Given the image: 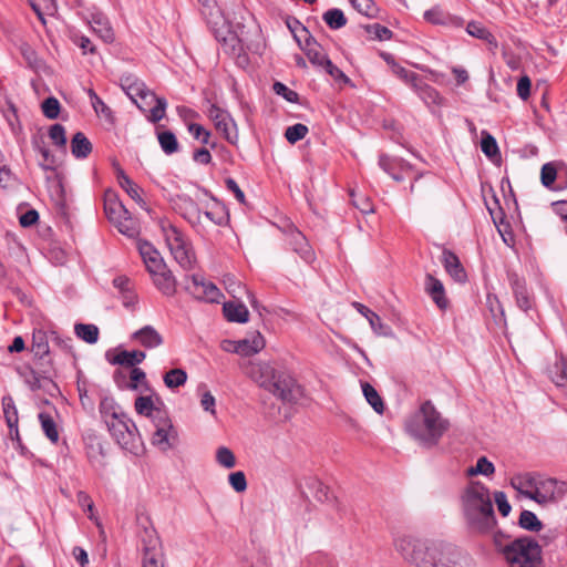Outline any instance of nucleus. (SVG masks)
Masks as SVG:
<instances>
[{"mask_svg":"<svg viewBox=\"0 0 567 567\" xmlns=\"http://www.w3.org/2000/svg\"><path fill=\"white\" fill-rule=\"evenodd\" d=\"M462 506L471 529L488 533L495 525L493 504L488 488L481 482H471L462 495Z\"/></svg>","mask_w":567,"mask_h":567,"instance_id":"1","label":"nucleus"},{"mask_svg":"<svg viewBox=\"0 0 567 567\" xmlns=\"http://www.w3.org/2000/svg\"><path fill=\"white\" fill-rule=\"evenodd\" d=\"M246 374L282 402L291 403L298 398L296 380L285 372H277L269 363L249 362Z\"/></svg>","mask_w":567,"mask_h":567,"instance_id":"2","label":"nucleus"},{"mask_svg":"<svg viewBox=\"0 0 567 567\" xmlns=\"http://www.w3.org/2000/svg\"><path fill=\"white\" fill-rule=\"evenodd\" d=\"M449 421L443 419L431 401L421 404L420 411L406 424L408 432L425 446H434L449 430Z\"/></svg>","mask_w":567,"mask_h":567,"instance_id":"3","label":"nucleus"},{"mask_svg":"<svg viewBox=\"0 0 567 567\" xmlns=\"http://www.w3.org/2000/svg\"><path fill=\"white\" fill-rule=\"evenodd\" d=\"M138 251L156 288L166 296H173L176 292V280L161 254L146 241L138 244Z\"/></svg>","mask_w":567,"mask_h":567,"instance_id":"4","label":"nucleus"},{"mask_svg":"<svg viewBox=\"0 0 567 567\" xmlns=\"http://www.w3.org/2000/svg\"><path fill=\"white\" fill-rule=\"evenodd\" d=\"M509 567H542V548L530 537H520L503 547Z\"/></svg>","mask_w":567,"mask_h":567,"instance_id":"5","label":"nucleus"},{"mask_svg":"<svg viewBox=\"0 0 567 567\" xmlns=\"http://www.w3.org/2000/svg\"><path fill=\"white\" fill-rule=\"evenodd\" d=\"M395 547L404 559L415 564L417 567H433L439 554L436 546H426L424 543L409 536L399 538Z\"/></svg>","mask_w":567,"mask_h":567,"instance_id":"6","label":"nucleus"},{"mask_svg":"<svg viewBox=\"0 0 567 567\" xmlns=\"http://www.w3.org/2000/svg\"><path fill=\"white\" fill-rule=\"evenodd\" d=\"M109 432L116 443L124 450L133 451L140 442V433L135 423L125 415V419L111 423L107 427Z\"/></svg>","mask_w":567,"mask_h":567,"instance_id":"7","label":"nucleus"},{"mask_svg":"<svg viewBox=\"0 0 567 567\" xmlns=\"http://www.w3.org/2000/svg\"><path fill=\"white\" fill-rule=\"evenodd\" d=\"M208 116L221 136L228 143L236 145L238 142V131L235 121L231 118L228 112L213 104L209 107Z\"/></svg>","mask_w":567,"mask_h":567,"instance_id":"8","label":"nucleus"},{"mask_svg":"<svg viewBox=\"0 0 567 567\" xmlns=\"http://www.w3.org/2000/svg\"><path fill=\"white\" fill-rule=\"evenodd\" d=\"M153 423L156 427L152 443L163 449L171 447L177 440V431L172 424L167 412H157Z\"/></svg>","mask_w":567,"mask_h":567,"instance_id":"9","label":"nucleus"},{"mask_svg":"<svg viewBox=\"0 0 567 567\" xmlns=\"http://www.w3.org/2000/svg\"><path fill=\"white\" fill-rule=\"evenodd\" d=\"M281 230L287 236L289 245L292 250L300 256L306 262H311L315 259V252L310 247L306 236L291 223H286Z\"/></svg>","mask_w":567,"mask_h":567,"instance_id":"10","label":"nucleus"},{"mask_svg":"<svg viewBox=\"0 0 567 567\" xmlns=\"http://www.w3.org/2000/svg\"><path fill=\"white\" fill-rule=\"evenodd\" d=\"M147 539H143L142 567H165L164 553L159 538L154 532H145Z\"/></svg>","mask_w":567,"mask_h":567,"instance_id":"11","label":"nucleus"},{"mask_svg":"<svg viewBox=\"0 0 567 567\" xmlns=\"http://www.w3.org/2000/svg\"><path fill=\"white\" fill-rule=\"evenodd\" d=\"M186 289L196 298L208 302H219L223 297L220 290L210 281H206L198 275L190 277V284Z\"/></svg>","mask_w":567,"mask_h":567,"instance_id":"12","label":"nucleus"},{"mask_svg":"<svg viewBox=\"0 0 567 567\" xmlns=\"http://www.w3.org/2000/svg\"><path fill=\"white\" fill-rule=\"evenodd\" d=\"M379 165L396 182H401L405 179V177L410 178L414 175L413 166L402 158L390 157L389 155L382 154L379 157Z\"/></svg>","mask_w":567,"mask_h":567,"instance_id":"13","label":"nucleus"},{"mask_svg":"<svg viewBox=\"0 0 567 567\" xmlns=\"http://www.w3.org/2000/svg\"><path fill=\"white\" fill-rule=\"evenodd\" d=\"M558 496L557 481L554 478H544L538 475L533 501L539 505H546L557 501Z\"/></svg>","mask_w":567,"mask_h":567,"instance_id":"14","label":"nucleus"},{"mask_svg":"<svg viewBox=\"0 0 567 567\" xmlns=\"http://www.w3.org/2000/svg\"><path fill=\"white\" fill-rule=\"evenodd\" d=\"M85 454L95 471H101L106 466L104 447L95 435L86 437Z\"/></svg>","mask_w":567,"mask_h":567,"instance_id":"15","label":"nucleus"},{"mask_svg":"<svg viewBox=\"0 0 567 567\" xmlns=\"http://www.w3.org/2000/svg\"><path fill=\"white\" fill-rule=\"evenodd\" d=\"M131 339L145 349H155L164 343L163 336L153 326L142 327L132 334Z\"/></svg>","mask_w":567,"mask_h":567,"instance_id":"16","label":"nucleus"},{"mask_svg":"<svg viewBox=\"0 0 567 567\" xmlns=\"http://www.w3.org/2000/svg\"><path fill=\"white\" fill-rule=\"evenodd\" d=\"M89 23L92 31L104 42L111 43L114 41V31L104 13L100 11L92 12L89 18Z\"/></svg>","mask_w":567,"mask_h":567,"instance_id":"17","label":"nucleus"},{"mask_svg":"<svg viewBox=\"0 0 567 567\" xmlns=\"http://www.w3.org/2000/svg\"><path fill=\"white\" fill-rule=\"evenodd\" d=\"M424 288L437 308L441 310H445L447 308L449 299L446 298L445 289L441 280L435 278L433 275L427 274L425 277Z\"/></svg>","mask_w":567,"mask_h":567,"instance_id":"18","label":"nucleus"},{"mask_svg":"<svg viewBox=\"0 0 567 567\" xmlns=\"http://www.w3.org/2000/svg\"><path fill=\"white\" fill-rule=\"evenodd\" d=\"M227 343L234 346V352L244 357H250L255 353H258L265 348L266 344L264 337L259 332L254 334L251 339L227 341Z\"/></svg>","mask_w":567,"mask_h":567,"instance_id":"19","label":"nucleus"},{"mask_svg":"<svg viewBox=\"0 0 567 567\" xmlns=\"http://www.w3.org/2000/svg\"><path fill=\"white\" fill-rule=\"evenodd\" d=\"M442 262L446 272L457 282H465L467 274L460 261V258L451 250L444 249Z\"/></svg>","mask_w":567,"mask_h":567,"instance_id":"20","label":"nucleus"},{"mask_svg":"<svg viewBox=\"0 0 567 567\" xmlns=\"http://www.w3.org/2000/svg\"><path fill=\"white\" fill-rule=\"evenodd\" d=\"M2 409L3 415L9 427L10 437L19 440V430H18V410L16 408L14 401L10 395H6L2 398Z\"/></svg>","mask_w":567,"mask_h":567,"instance_id":"21","label":"nucleus"},{"mask_svg":"<svg viewBox=\"0 0 567 567\" xmlns=\"http://www.w3.org/2000/svg\"><path fill=\"white\" fill-rule=\"evenodd\" d=\"M538 475L523 474L514 476L511 481L512 486L524 497L533 499Z\"/></svg>","mask_w":567,"mask_h":567,"instance_id":"22","label":"nucleus"},{"mask_svg":"<svg viewBox=\"0 0 567 567\" xmlns=\"http://www.w3.org/2000/svg\"><path fill=\"white\" fill-rule=\"evenodd\" d=\"M172 255L175 260L183 267L184 269H192L195 264V254L190 247V244L184 240V245H176L169 248Z\"/></svg>","mask_w":567,"mask_h":567,"instance_id":"23","label":"nucleus"},{"mask_svg":"<svg viewBox=\"0 0 567 567\" xmlns=\"http://www.w3.org/2000/svg\"><path fill=\"white\" fill-rule=\"evenodd\" d=\"M116 178L118 185L127 193L132 199L141 205L145 204L141 197V187L134 183L118 165L116 166Z\"/></svg>","mask_w":567,"mask_h":567,"instance_id":"24","label":"nucleus"},{"mask_svg":"<svg viewBox=\"0 0 567 567\" xmlns=\"http://www.w3.org/2000/svg\"><path fill=\"white\" fill-rule=\"evenodd\" d=\"M303 51L313 65L323 68L326 61L329 60L322 47L313 38L306 40Z\"/></svg>","mask_w":567,"mask_h":567,"instance_id":"25","label":"nucleus"},{"mask_svg":"<svg viewBox=\"0 0 567 567\" xmlns=\"http://www.w3.org/2000/svg\"><path fill=\"white\" fill-rule=\"evenodd\" d=\"M146 354L143 351L134 350V351H120L114 359L111 361L113 364L125 365L128 368H136L135 365L143 362Z\"/></svg>","mask_w":567,"mask_h":567,"instance_id":"26","label":"nucleus"},{"mask_svg":"<svg viewBox=\"0 0 567 567\" xmlns=\"http://www.w3.org/2000/svg\"><path fill=\"white\" fill-rule=\"evenodd\" d=\"M511 282L518 307L525 311L528 310L532 307V299L525 282L516 276L512 277Z\"/></svg>","mask_w":567,"mask_h":567,"instance_id":"27","label":"nucleus"},{"mask_svg":"<svg viewBox=\"0 0 567 567\" xmlns=\"http://www.w3.org/2000/svg\"><path fill=\"white\" fill-rule=\"evenodd\" d=\"M71 152L76 158H85L92 152V144L82 132H78L73 135L71 140Z\"/></svg>","mask_w":567,"mask_h":567,"instance_id":"28","label":"nucleus"},{"mask_svg":"<svg viewBox=\"0 0 567 567\" xmlns=\"http://www.w3.org/2000/svg\"><path fill=\"white\" fill-rule=\"evenodd\" d=\"M115 224L117 229L130 237H134L138 234L137 221L132 217L130 212L125 208V213H121L117 218L112 221Z\"/></svg>","mask_w":567,"mask_h":567,"instance_id":"29","label":"nucleus"},{"mask_svg":"<svg viewBox=\"0 0 567 567\" xmlns=\"http://www.w3.org/2000/svg\"><path fill=\"white\" fill-rule=\"evenodd\" d=\"M223 311L228 321L243 323L248 320V310L243 303L225 302Z\"/></svg>","mask_w":567,"mask_h":567,"instance_id":"30","label":"nucleus"},{"mask_svg":"<svg viewBox=\"0 0 567 567\" xmlns=\"http://www.w3.org/2000/svg\"><path fill=\"white\" fill-rule=\"evenodd\" d=\"M104 210L107 218L113 221L121 213H125V206L118 200L113 192H106L104 196Z\"/></svg>","mask_w":567,"mask_h":567,"instance_id":"31","label":"nucleus"},{"mask_svg":"<svg viewBox=\"0 0 567 567\" xmlns=\"http://www.w3.org/2000/svg\"><path fill=\"white\" fill-rule=\"evenodd\" d=\"M466 31L474 38L481 39L491 45V49L497 48V41L495 37L480 22H470L466 27Z\"/></svg>","mask_w":567,"mask_h":567,"instance_id":"32","label":"nucleus"},{"mask_svg":"<svg viewBox=\"0 0 567 567\" xmlns=\"http://www.w3.org/2000/svg\"><path fill=\"white\" fill-rule=\"evenodd\" d=\"M134 408L138 414L151 417L152 421L155 420L157 412H166L165 410L156 408L151 396H137Z\"/></svg>","mask_w":567,"mask_h":567,"instance_id":"33","label":"nucleus"},{"mask_svg":"<svg viewBox=\"0 0 567 567\" xmlns=\"http://www.w3.org/2000/svg\"><path fill=\"white\" fill-rule=\"evenodd\" d=\"M458 554L451 546L439 548V554L433 567H461L460 564L455 560Z\"/></svg>","mask_w":567,"mask_h":567,"instance_id":"34","label":"nucleus"},{"mask_svg":"<svg viewBox=\"0 0 567 567\" xmlns=\"http://www.w3.org/2000/svg\"><path fill=\"white\" fill-rule=\"evenodd\" d=\"M411 178H413L410 185L411 194L425 195L432 189V177L430 175L414 172Z\"/></svg>","mask_w":567,"mask_h":567,"instance_id":"35","label":"nucleus"},{"mask_svg":"<svg viewBox=\"0 0 567 567\" xmlns=\"http://www.w3.org/2000/svg\"><path fill=\"white\" fill-rule=\"evenodd\" d=\"M39 420H40L41 427H42L45 436L52 443H58L60 435H59L58 425H56L55 421L53 420V417L49 413L41 412L39 414Z\"/></svg>","mask_w":567,"mask_h":567,"instance_id":"36","label":"nucleus"},{"mask_svg":"<svg viewBox=\"0 0 567 567\" xmlns=\"http://www.w3.org/2000/svg\"><path fill=\"white\" fill-rule=\"evenodd\" d=\"M481 148L482 152L492 161L501 157L496 140L486 131L482 132Z\"/></svg>","mask_w":567,"mask_h":567,"instance_id":"37","label":"nucleus"},{"mask_svg":"<svg viewBox=\"0 0 567 567\" xmlns=\"http://www.w3.org/2000/svg\"><path fill=\"white\" fill-rule=\"evenodd\" d=\"M164 383L168 389H176L182 386L187 381V373L185 370L175 368L167 371L163 377Z\"/></svg>","mask_w":567,"mask_h":567,"instance_id":"38","label":"nucleus"},{"mask_svg":"<svg viewBox=\"0 0 567 567\" xmlns=\"http://www.w3.org/2000/svg\"><path fill=\"white\" fill-rule=\"evenodd\" d=\"M74 331L78 338L87 343H95L99 339V328L94 324L76 323Z\"/></svg>","mask_w":567,"mask_h":567,"instance_id":"39","label":"nucleus"},{"mask_svg":"<svg viewBox=\"0 0 567 567\" xmlns=\"http://www.w3.org/2000/svg\"><path fill=\"white\" fill-rule=\"evenodd\" d=\"M362 391L367 401L373 408V410L377 413L382 414L384 411V403L379 393L377 392V390L370 383L363 382Z\"/></svg>","mask_w":567,"mask_h":567,"instance_id":"40","label":"nucleus"},{"mask_svg":"<svg viewBox=\"0 0 567 567\" xmlns=\"http://www.w3.org/2000/svg\"><path fill=\"white\" fill-rule=\"evenodd\" d=\"M391 70L393 74H395L399 79L410 84L414 90L416 86H420L421 78L415 72L409 71L400 64L392 61Z\"/></svg>","mask_w":567,"mask_h":567,"instance_id":"41","label":"nucleus"},{"mask_svg":"<svg viewBox=\"0 0 567 567\" xmlns=\"http://www.w3.org/2000/svg\"><path fill=\"white\" fill-rule=\"evenodd\" d=\"M157 138L162 150L166 154H173L178 150V142L174 133L171 131H157Z\"/></svg>","mask_w":567,"mask_h":567,"instance_id":"42","label":"nucleus"},{"mask_svg":"<svg viewBox=\"0 0 567 567\" xmlns=\"http://www.w3.org/2000/svg\"><path fill=\"white\" fill-rule=\"evenodd\" d=\"M162 230L166 240L168 248H172L176 245H184V240H186L184 234L177 229L174 225L167 224L162 226Z\"/></svg>","mask_w":567,"mask_h":567,"instance_id":"43","label":"nucleus"},{"mask_svg":"<svg viewBox=\"0 0 567 567\" xmlns=\"http://www.w3.org/2000/svg\"><path fill=\"white\" fill-rule=\"evenodd\" d=\"M414 91L421 96V99L427 104H440V93L429 84L420 81V86H416Z\"/></svg>","mask_w":567,"mask_h":567,"instance_id":"44","label":"nucleus"},{"mask_svg":"<svg viewBox=\"0 0 567 567\" xmlns=\"http://www.w3.org/2000/svg\"><path fill=\"white\" fill-rule=\"evenodd\" d=\"M518 524L522 528L530 532H539L543 528L542 522L530 511H523L520 513Z\"/></svg>","mask_w":567,"mask_h":567,"instance_id":"45","label":"nucleus"},{"mask_svg":"<svg viewBox=\"0 0 567 567\" xmlns=\"http://www.w3.org/2000/svg\"><path fill=\"white\" fill-rule=\"evenodd\" d=\"M323 20L330 29L337 30L347 24V18L340 9H330L323 14Z\"/></svg>","mask_w":567,"mask_h":567,"instance_id":"46","label":"nucleus"},{"mask_svg":"<svg viewBox=\"0 0 567 567\" xmlns=\"http://www.w3.org/2000/svg\"><path fill=\"white\" fill-rule=\"evenodd\" d=\"M205 216L216 225H223L228 218L225 208L218 202L205 210Z\"/></svg>","mask_w":567,"mask_h":567,"instance_id":"47","label":"nucleus"},{"mask_svg":"<svg viewBox=\"0 0 567 567\" xmlns=\"http://www.w3.org/2000/svg\"><path fill=\"white\" fill-rule=\"evenodd\" d=\"M352 205L363 214H370L374 212L372 200L364 195L357 194L354 190L350 192Z\"/></svg>","mask_w":567,"mask_h":567,"instance_id":"48","label":"nucleus"},{"mask_svg":"<svg viewBox=\"0 0 567 567\" xmlns=\"http://www.w3.org/2000/svg\"><path fill=\"white\" fill-rule=\"evenodd\" d=\"M89 96L91 104L97 114H101L107 120L113 118L112 110L103 102V100L94 92V90H89Z\"/></svg>","mask_w":567,"mask_h":567,"instance_id":"49","label":"nucleus"},{"mask_svg":"<svg viewBox=\"0 0 567 567\" xmlns=\"http://www.w3.org/2000/svg\"><path fill=\"white\" fill-rule=\"evenodd\" d=\"M494 472H495V467H494L493 463L489 462L487 460V457L481 456L477 460L476 466L470 467L467 470V475L473 476V475L482 474L485 476H489V475L494 474Z\"/></svg>","mask_w":567,"mask_h":567,"instance_id":"50","label":"nucleus"},{"mask_svg":"<svg viewBox=\"0 0 567 567\" xmlns=\"http://www.w3.org/2000/svg\"><path fill=\"white\" fill-rule=\"evenodd\" d=\"M555 374L551 377L553 382L561 386L567 383V357H560L559 360L556 361L555 365Z\"/></svg>","mask_w":567,"mask_h":567,"instance_id":"51","label":"nucleus"},{"mask_svg":"<svg viewBox=\"0 0 567 567\" xmlns=\"http://www.w3.org/2000/svg\"><path fill=\"white\" fill-rule=\"evenodd\" d=\"M352 7L360 13L367 17H375L378 13V7L373 0H349Z\"/></svg>","mask_w":567,"mask_h":567,"instance_id":"52","label":"nucleus"},{"mask_svg":"<svg viewBox=\"0 0 567 567\" xmlns=\"http://www.w3.org/2000/svg\"><path fill=\"white\" fill-rule=\"evenodd\" d=\"M308 131L309 130L305 124L297 123L286 130L285 137L289 143L295 144L302 140L308 134Z\"/></svg>","mask_w":567,"mask_h":567,"instance_id":"53","label":"nucleus"},{"mask_svg":"<svg viewBox=\"0 0 567 567\" xmlns=\"http://www.w3.org/2000/svg\"><path fill=\"white\" fill-rule=\"evenodd\" d=\"M127 94L133 101L135 100V96L140 97L141 100L151 101L156 99V94L147 90L143 83H134L130 85Z\"/></svg>","mask_w":567,"mask_h":567,"instance_id":"54","label":"nucleus"},{"mask_svg":"<svg viewBox=\"0 0 567 567\" xmlns=\"http://www.w3.org/2000/svg\"><path fill=\"white\" fill-rule=\"evenodd\" d=\"M41 109H42L43 114L48 118L55 120L56 117H59L61 105H60V102L55 97L50 96V97H47L42 102Z\"/></svg>","mask_w":567,"mask_h":567,"instance_id":"55","label":"nucleus"},{"mask_svg":"<svg viewBox=\"0 0 567 567\" xmlns=\"http://www.w3.org/2000/svg\"><path fill=\"white\" fill-rule=\"evenodd\" d=\"M424 20L431 24L442 25L449 22L450 17L440 8H433L424 12Z\"/></svg>","mask_w":567,"mask_h":567,"instance_id":"56","label":"nucleus"},{"mask_svg":"<svg viewBox=\"0 0 567 567\" xmlns=\"http://www.w3.org/2000/svg\"><path fill=\"white\" fill-rule=\"evenodd\" d=\"M49 136L54 145L61 148L66 146L65 128L61 124H53L50 126Z\"/></svg>","mask_w":567,"mask_h":567,"instance_id":"57","label":"nucleus"},{"mask_svg":"<svg viewBox=\"0 0 567 567\" xmlns=\"http://www.w3.org/2000/svg\"><path fill=\"white\" fill-rule=\"evenodd\" d=\"M32 351L40 358L49 354V344L43 332L33 334Z\"/></svg>","mask_w":567,"mask_h":567,"instance_id":"58","label":"nucleus"},{"mask_svg":"<svg viewBox=\"0 0 567 567\" xmlns=\"http://www.w3.org/2000/svg\"><path fill=\"white\" fill-rule=\"evenodd\" d=\"M188 131L193 134V136L195 138H197V140L200 138L203 144L210 145L213 148L216 147L215 143H210V136H212L210 132L207 131L200 124L190 123L188 125Z\"/></svg>","mask_w":567,"mask_h":567,"instance_id":"59","label":"nucleus"},{"mask_svg":"<svg viewBox=\"0 0 567 567\" xmlns=\"http://www.w3.org/2000/svg\"><path fill=\"white\" fill-rule=\"evenodd\" d=\"M154 101L155 105L151 107L147 118L152 123H157L165 116L166 101L164 97H158L157 95Z\"/></svg>","mask_w":567,"mask_h":567,"instance_id":"60","label":"nucleus"},{"mask_svg":"<svg viewBox=\"0 0 567 567\" xmlns=\"http://www.w3.org/2000/svg\"><path fill=\"white\" fill-rule=\"evenodd\" d=\"M216 458L226 468H233L236 465L235 455L228 447L220 446L216 452Z\"/></svg>","mask_w":567,"mask_h":567,"instance_id":"61","label":"nucleus"},{"mask_svg":"<svg viewBox=\"0 0 567 567\" xmlns=\"http://www.w3.org/2000/svg\"><path fill=\"white\" fill-rule=\"evenodd\" d=\"M557 177V169L554 164L547 163L542 167L540 179L544 186L551 187Z\"/></svg>","mask_w":567,"mask_h":567,"instance_id":"62","label":"nucleus"},{"mask_svg":"<svg viewBox=\"0 0 567 567\" xmlns=\"http://www.w3.org/2000/svg\"><path fill=\"white\" fill-rule=\"evenodd\" d=\"M120 409L122 408L112 396H103L100 401L99 410L101 417H104L110 413L116 412Z\"/></svg>","mask_w":567,"mask_h":567,"instance_id":"63","label":"nucleus"},{"mask_svg":"<svg viewBox=\"0 0 567 567\" xmlns=\"http://www.w3.org/2000/svg\"><path fill=\"white\" fill-rule=\"evenodd\" d=\"M365 30L369 34H372L375 39H379L381 41L390 40L392 37V31L379 23L369 24L365 27Z\"/></svg>","mask_w":567,"mask_h":567,"instance_id":"64","label":"nucleus"}]
</instances>
